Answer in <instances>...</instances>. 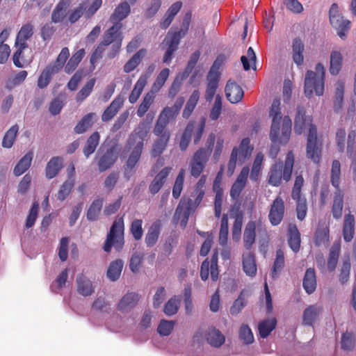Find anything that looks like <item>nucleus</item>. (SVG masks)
Listing matches in <instances>:
<instances>
[{
    "label": "nucleus",
    "mask_w": 356,
    "mask_h": 356,
    "mask_svg": "<svg viewBox=\"0 0 356 356\" xmlns=\"http://www.w3.org/2000/svg\"><path fill=\"white\" fill-rule=\"evenodd\" d=\"M309 129L306 155L314 163H318L321 160L322 142L318 138L317 128L312 124V118L307 115L302 107L297 108V113L294 122V131L298 134H301L306 129Z\"/></svg>",
    "instance_id": "obj_1"
},
{
    "label": "nucleus",
    "mask_w": 356,
    "mask_h": 356,
    "mask_svg": "<svg viewBox=\"0 0 356 356\" xmlns=\"http://www.w3.org/2000/svg\"><path fill=\"white\" fill-rule=\"evenodd\" d=\"M325 69L324 65L318 63L315 71L307 70L305 77L304 92L307 97L311 98L314 93L321 96L324 92Z\"/></svg>",
    "instance_id": "obj_2"
},
{
    "label": "nucleus",
    "mask_w": 356,
    "mask_h": 356,
    "mask_svg": "<svg viewBox=\"0 0 356 356\" xmlns=\"http://www.w3.org/2000/svg\"><path fill=\"white\" fill-rule=\"evenodd\" d=\"M294 164V155L292 152H288L284 162V165L282 162L273 164L268 172V182L273 186H279L283 179L285 181L291 179Z\"/></svg>",
    "instance_id": "obj_3"
},
{
    "label": "nucleus",
    "mask_w": 356,
    "mask_h": 356,
    "mask_svg": "<svg viewBox=\"0 0 356 356\" xmlns=\"http://www.w3.org/2000/svg\"><path fill=\"white\" fill-rule=\"evenodd\" d=\"M122 28V24H113L112 26L104 33L101 42L106 47L111 45L106 54L109 59L116 57L120 51L124 39Z\"/></svg>",
    "instance_id": "obj_4"
},
{
    "label": "nucleus",
    "mask_w": 356,
    "mask_h": 356,
    "mask_svg": "<svg viewBox=\"0 0 356 356\" xmlns=\"http://www.w3.org/2000/svg\"><path fill=\"white\" fill-rule=\"evenodd\" d=\"M184 102V98L179 97L172 106H167L163 108L154 127V135L159 136L163 131H168L166 130L167 125L176 119Z\"/></svg>",
    "instance_id": "obj_5"
},
{
    "label": "nucleus",
    "mask_w": 356,
    "mask_h": 356,
    "mask_svg": "<svg viewBox=\"0 0 356 356\" xmlns=\"http://www.w3.org/2000/svg\"><path fill=\"white\" fill-rule=\"evenodd\" d=\"M330 22L331 25L337 30V35L344 39L346 33L350 29V21L344 19L339 13L338 6L334 3L330 9Z\"/></svg>",
    "instance_id": "obj_6"
},
{
    "label": "nucleus",
    "mask_w": 356,
    "mask_h": 356,
    "mask_svg": "<svg viewBox=\"0 0 356 356\" xmlns=\"http://www.w3.org/2000/svg\"><path fill=\"white\" fill-rule=\"evenodd\" d=\"M124 232V218L123 217L117 218L111 227L104 245H123Z\"/></svg>",
    "instance_id": "obj_7"
},
{
    "label": "nucleus",
    "mask_w": 356,
    "mask_h": 356,
    "mask_svg": "<svg viewBox=\"0 0 356 356\" xmlns=\"http://www.w3.org/2000/svg\"><path fill=\"white\" fill-rule=\"evenodd\" d=\"M218 249L216 248L213 253L211 261L206 259L201 265L200 277L203 281L209 278V273L213 281L218 279L219 270L218 266Z\"/></svg>",
    "instance_id": "obj_8"
},
{
    "label": "nucleus",
    "mask_w": 356,
    "mask_h": 356,
    "mask_svg": "<svg viewBox=\"0 0 356 356\" xmlns=\"http://www.w3.org/2000/svg\"><path fill=\"white\" fill-rule=\"evenodd\" d=\"M191 204V199H181L175 210L173 220L179 222L182 228L186 227L189 216L195 211Z\"/></svg>",
    "instance_id": "obj_9"
},
{
    "label": "nucleus",
    "mask_w": 356,
    "mask_h": 356,
    "mask_svg": "<svg viewBox=\"0 0 356 356\" xmlns=\"http://www.w3.org/2000/svg\"><path fill=\"white\" fill-rule=\"evenodd\" d=\"M220 63L218 60H216L211 66L207 75V86L205 92V99L207 102H211L218 87L220 79L219 72Z\"/></svg>",
    "instance_id": "obj_10"
},
{
    "label": "nucleus",
    "mask_w": 356,
    "mask_h": 356,
    "mask_svg": "<svg viewBox=\"0 0 356 356\" xmlns=\"http://www.w3.org/2000/svg\"><path fill=\"white\" fill-rule=\"evenodd\" d=\"M256 232L259 236H265L266 229L261 221H249L245 225L243 240L245 245H252L254 243Z\"/></svg>",
    "instance_id": "obj_11"
},
{
    "label": "nucleus",
    "mask_w": 356,
    "mask_h": 356,
    "mask_svg": "<svg viewBox=\"0 0 356 356\" xmlns=\"http://www.w3.org/2000/svg\"><path fill=\"white\" fill-rule=\"evenodd\" d=\"M270 116L273 118L270 137L272 142L275 143L278 139L280 124L282 119L280 99L273 100L270 110Z\"/></svg>",
    "instance_id": "obj_12"
},
{
    "label": "nucleus",
    "mask_w": 356,
    "mask_h": 356,
    "mask_svg": "<svg viewBox=\"0 0 356 356\" xmlns=\"http://www.w3.org/2000/svg\"><path fill=\"white\" fill-rule=\"evenodd\" d=\"M285 211L284 202L282 198L277 196L270 205L268 219L273 225H279L284 217Z\"/></svg>",
    "instance_id": "obj_13"
},
{
    "label": "nucleus",
    "mask_w": 356,
    "mask_h": 356,
    "mask_svg": "<svg viewBox=\"0 0 356 356\" xmlns=\"http://www.w3.org/2000/svg\"><path fill=\"white\" fill-rule=\"evenodd\" d=\"M249 172V168L243 167L238 175L230 190V196L233 200H236L245 188Z\"/></svg>",
    "instance_id": "obj_14"
},
{
    "label": "nucleus",
    "mask_w": 356,
    "mask_h": 356,
    "mask_svg": "<svg viewBox=\"0 0 356 356\" xmlns=\"http://www.w3.org/2000/svg\"><path fill=\"white\" fill-rule=\"evenodd\" d=\"M225 92L227 100L232 104L239 102L244 95V92L241 87L232 80L227 81Z\"/></svg>",
    "instance_id": "obj_15"
},
{
    "label": "nucleus",
    "mask_w": 356,
    "mask_h": 356,
    "mask_svg": "<svg viewBox=\"0 0 356 356\" xmlns=\"http://www.w3.org/2000/svg\"><path fill=\"white\" fill-rule=\"evenodd\" d=\"M207 342L212 347L220 348L225 342V335L213 326L208 327L204 333Z\"/></svg>",
    "instance_id": "obj_16"
},
{
    "label": "nucleus",
    "mask_w": 356,
    "mask_h": 356,
    "mask_svg": "<svg viewBox=\"0 0 356 356\" xmlns=\"http://www.w3.org/2000/svg\"><path fill=\"white\" fill-rule=\"evenodd\" d=\"M214 142L215 136L213 134H210L207 140V143L209 144L208 148L206 149L202 147L197 149L194 153L192 159L206 166L211 153V146L213 145Z\"/></svg>",
    "instance_id": "obj_17"
},
{
    "label": "nucleus",
    "mask_w": 356,
    "mask_h": 356,
    "mask_svg": "<svg viewBox=\"0 0 356 356\" xmlns=\"http://www.w3.org/2000/svg\"><path fill=\"white\" fill-rule=\"evenodd\" d=\"M131 7L127 1L120 3L114 10L110 16V22L112 24H122V21L130 13Z\"/></svg>",
    "instance_id": "obj_18"
},
{
    "label": "nucleus",
    "mask_w": 356,
    "mask_h": 356,
    "mask_svg": "<svg viewBox=\"0 0 356 356\" xmlns=\"http://www.w3.org/2000/svg\"><path fill=\"white\" fill-rule=\"evenodd\" d=\"M171 169L170 167H165L155 176L149 186V191L152 195L157 193L162 188Z\"/></svg>",
    "instance_id": "obj_19"
},
{
    "label": "nucleus",
    "mask_w": 356,
    "mask_h": 356,
    "mask_svg": "<svg viewBox=\"0 0 356 356\" xmlns=\"http://www.w3.org/2000/svg\"><path fill=\"white\" fill-rule=\"evenodd\" d=\"M243 269L245 273L250 277H253L257 274L255 254L250 250L243 254Z\"/></svg>",
    "instance_id": "obj_20"
},
{
    "label": "nucleus",
    "mask_w": 356,
    "mask_h": 356,
    "mask_svg": "<svg viewBox=\"0 0 356 356\" xmlns=\"http://www.w3.org/2000/svg\"><path fill=\"white\" fill-rule=\"evenodd\" d=\"M148 131V125L145 122H140L135 129L134 131L130 135L127 142L128 145L131 147V146L136 145L137 142H140L143 147V140L146 137Z\"/></svg>",
    "instance_id": "obj_21"
},
{
    "label": "nucleus",
    "mask_w": 356,
    "mask_h": 356,
    "mask_svg": "<svg viewBox=\"0 0 356 356\" xmlns=\"http://www.w3.org/2000/svg\"><path fill=\"white\" fill-rule=\"evenodd\" d=\"M138 293L131 292L125 294L118 305V309L122 312H127L133 309L139 300Z\"/></svg>",
    "instance_id": "obj_22"
},
{
    "label": "nucleus",
    "mask_w": 356,
    "mask_h": 356,
    "mask_svg": "<svg viewBox=\"0 0 356 356\" xmlns=\"http://www.w3.org/2000/svg\"><path fill=\"white\" fill-rule=\"evenodd\" d=\"M233 149H236L239 165H241L250 156L253 147L250 145V140L245 138L241 140L238 147H235Z\"/></svg>",
    "instance_id": "obj_23"
},
{
    "label": "nucleus",
    "mask_w": 356,
    "mask_h": 356,
    "mask_svg": "<svg viewBox=\"0 0 356 356\" xmlns=\"http://www.w3.org/2000/svg\"><path fill=\"white\" fill-rule=\"evenodd\" d=\"M292 59L298 65L300 66L304 62L305 45L302 40L299 38H295L292 42Z\"/></svg>",
    "instance_id": "obj_24"
},
{
    "label": "nucleus",
    "mask_w": 356,
    "mask_h": 356,
    "mask_svg": "<svg viewBox=\"0 0 356 356\" xmlns=\"http://www.w3.org/2000/svg\"><path fill=\"white\" fill-rule=\"evenodd\" d=\"M316 276L315 270L313 268L307 269L302 281V286L308 294L314 293L316 289Z\"/></svg>",
    "instance_id": "obj_25"
},
{
    "label": "nucleus",
    "mask_w": 356,
    "mask_h": 356,
    "mask_svg": "<svg viewBox=\"0 0 356 356\" xmlns=\"http://www.w3.org/2000/svg\"><path fill=\"white\" fill-rule=\"evenodd\" d=\"M123 102L124 99L122 97L120 96L115 97L104 111L102 115V121L107 122L111 120L117 114L119 109L123 105Z\"/></svg>",
    "instance_id": "obj_26"
},
{
    "label": "nucleus",
    "mask_w": 356,
    "mask_h": 356,
    "mask_svg": "<svg viewBox=\"0 0 356 356\" xmlns=\"http://www.w3.org/2000/svg\"><path fill=\"white\" fill-rule=\"evenodd\" d=\"M33 34V26L30 24L23 25L17 33L15 44H19L22 48H27L26 40L32 37Z\"/></svg>",
    "instance_id": "obj_27"
},
{
    "label": "nucleus",
    "mask_w": 356,
    "mask_h": 356,
    "mask_svg": "<svg viewBox=\"0 0 356 356\" xmlns=\"http://www.w3.org/2000/svg\"><path fill=\"white\" fill-rule=\"evenodd\" d=\"M77 291L83 296H88L93 293L94 287L90 280L83 274L76 277Z\"/></svg>",
    "instance_id": "obj_28"
},
{
    "label": "nucleus",
    "mask_w": 356,
    "mask_h": 356,
    "mask_svg": "<svg viewBox=\"0 0 356 356\" xmlns=\"http://www.w3.org/2000/svg\"><path fill=\"white\" fill-rule=\"evenodd\" d=\"M321 311V308L315 305L307 307L303 312L302 324L305 325L312 326L317 319Z\"/></svg>",
    "instance_id": "obj_29"
},
{
    "label": "nucleus",
    "mask_w": 356,
    "mask_h": 356,
    "mask_svg": "<svg viewBox=\"0 0 356 356\" xmlns=\"http://www.w3.org/2000/svg\"><path fill=\"white\" fill-rule=\"evenodd\" d=\"M63 168V159L59 156L52 157L47 163L45 173L48 179L55 177Z\"/></svg>",
    "instance_id": "obj_30"
},
{
    "label": "nucleus",
    "mask_w": 356,
    "mask_h": 356,
    "mask_svg": "<svg viewBox=\"0 0 356 356\" xmlns=\"http://www.w3.org/2000/svg\"><path fill=\"white\" fill-rule=\"evenodd\" d=\"M154 143L152 150V156L156 157L160 156L165 150L169 141L170 134L169 131H163Z\"/></svg>",
    "instance_id": "obj_31"
},
{
    "label": "nucleus",
    "mask_w": 356,
    "mask_h": 356,
    "mask_svg": "<svg viewBox=\"0 0 356 356\" xmlns=\"http://www.w3.org/2000/svg\"><path fill=\"white\" fill-rule=\"evenodd\" d=\"M355 233V217L353 214L345 215L343 227V236L346 243L350 242Z\"/></svg>",
    "instance_id": "obj_32"
},
{
    "label": "nucleus",
    "mask_w": 356,
    "mask_h": 356,
    "mask_svg": "<svg viewBox=\"0 0 356 356\" xmlns=\"http://www.w3.org/2000/svg\"><path fill=\"white\" fill-rule=\"evenodd\" d=\"M143 147L142 146L140 142H137L136 144L132 145L131 147H130L128 144L127 145L126 149H127L128 151H131V154L127 161V168L132 169L135 167L140 157Z\"/></svg>",
    "instance_id": "obj_33"
},
{
    "label": "nucleus",
    "mask_w": 356,
    "mask_h": 356,
    "mask_svg": "<svg viewBox=\"0 0 356 356\" xmlns=\"http://www.w3.org/2000/svg\"><path fill=\"white\" fill-rule=\"evenodd\" d=\"M343 56L340 51H332L330 56L329 72L332 75H337L341 70Z\"/></svg>",
    "instance_id": "obj_34"
},
{
    "label": "nucleus",
    "mask_w": 356,
    "mask_h": 356,
    "mask_svg": "<svg viewBox=\"0 0 356 356\" xmlns=\"http://www.w3.org/2000/svg\"><path fill=\"white\" fill-rule=\"evenodd\" d=\"M285 265L284 252L279 249L276 252V257L274 260L273 267L270 270V276L275 280L279 277Z\"/></svg>",
    "instance_id": "obj_35"
},
{
    "label": "nucleus",
    "mask_w": 356,
    "mask_h": 356,
    "mask_svg": "<svg viewBox=\"0 0 356 356\" xmlns=\"http://www.w3.org/2000/svg\"><path fill=\"white\" fill-rule=\"evenodd\" d=\"M147 51L145 49L138 50L134 56L124 64L123 70L125 73H129L134 71L140 63L143 58L145 56Z\"/></svg>",
    "instance_id": "obj_36"
},
{
    "label": "nucleus",
    "mask_w": 356,
    "mask_h": 356,
    "mask_svg": "<svg viewBox=\"0 0 356 356\" xmlns=\"http://www.w3.org/2000/svg\"><path fill=\"white\" fill-rule=\"evenodd\" d=\"M277 320L275 318L264 319L259 323L258 330L260 337L263 339L270 335L271 332L275 329Z\"/></svg>",
    "instance_id": "obj_37"
},
{
    "label": "nucleus",
    "mask_w": 356,
    "mask_h": 356,
    "mask_svg": "<svg viewBox=\"0 0 356 356\" xmlns=\"http://www.w3.org/2000/svg\"><path fill=\"white\" fill-rule=\"evenodd\" d=\"M161 229V222L160 220H156L151 225L145 236V242L147 245H154L157 242Z\"/></svg>",
    "instance_id": "obj_38"
},
{
    "label": "nucleus",
    "mask_w": 356,
    "mask_h": 356,
    "mask_svg": "<svg viewBox=\"0 0 356 356\" xmlns=\"http://www.w3.org/2000/svg\"><path fill=\"white\" fill-rule=\"evenodd\" d=\"M123 265V261L121 259H116L110 264L107 270V277L111 281L114 282L119 279Z\"/></svg>",
    "instance_id": "obj_39"
},
{
    "label": "nucleus",
    "mask_w": 356,
    "mask_h": 356,
    "mask_svg": "<svg viewBox=\"0 0 356 356\" xmlns=\"http://www.w3.org/2000/svg\"><path fill=\"white\" fill-rule=\"evenodd\" d=\"M155 97L156 94L151 91L145 94L137 110V115L138 117L142 118L145 115L151 105L154 103Z\"/></svg>",
    "instance_id": "obj_40"
},
{
    "label": "nucleus",
    "mask_w": 356,
    "mask_h": 356,
    "mask_svg": "<svg viewBox=\"0 0 356 356\" xmlns=\"http://www.w3.org/2000/svg\"><path fill=\"white\" fill-rule=\"evenodd\" d=\"M117 156L112 149H108L106 153L100 158L98 166L100 172H104L111 168L116 161Z\"/></svg>",
    "instance_id": "obj_41"
},
{
    "label": "nucleus",
    "mask_w": 356,
    "mask_h": 356,
    "mask_svg": "<svg viewBox=\"0 0 356 356\" xmlns=\"http://www.w3.org/2000/svg\"><path fill=\"white\" fill-rule=\"evenodd\" d=\"M32 159V152L26 154L15 165L13 170L15 175L19 176L25 172L29 168Z\"/></svg>",
    "instance_id": "obj_42"
},
{
    "label": "nucleus",
    "mask_w": 356,
    "mask_h": 356,
    "mask_svg": "<svg viewBox=\"0 0 356 356\" xmlns=\"http://www.w3.org/2000/svg\"><path fill=\"white\" fill-rule=\"evenodd\" d=\"M195 128V123L193 122H190L187 124L182 135L180 138L179 147L181 150L184 151L187 149L191 140L192 134L193 133Z\"/></svg>",
    "instance_id": "obj_43"
},
{
    "label": "nucleus",
    "mask_w": 356,
    "mask_h": 356,
    "mask_svg": "<svg viewBox=\"0 0 356 356\" xmlns=\"http://www.w3.org/2000/svg\"><path fill=\"white\" fill-rule=\"evenodd\" d=\"M19 126L15 124L12 126L5 134L2 140V147L4 148H11L16 140L19 131Z\"/></svg>",
    "instance_id": "obj_44"
},
{
    "label": "nucleus",
    "mask_w": 356,
    "mask_h": 356,
    "mask_svg": "<svg viewBox=\"0 0 356 356\" xmlns=\"http://www.w3.org/2000/svg\"><path fill=\"white\" fill-rule=\"evenodd\" d=\"M86 51L84 49H81L74 53L65 67V71L67 74L72 73L78 66L79 63L84 57Z\"/></svg>",
    "instance_id": "obj_45"
},
{
    "label": "nucleus",
    "mask_w": 356,
    "mask_h": 356,
    "mask_svg": "<svg viewBox=\"0 0 356 356\" xmlns=\"http://www.w3.org/2000/svg\"><path fill=\"white\" fill-rule=\"evenodd\" d=\"M200 95L199 90H195L193 92L183 111V118L186 119L189 118L198 102Z\"/></svg>",
    "instance_id": "obj_46"
},
{
    "label": "nucleus",
    "mask_w": 356,
    "mask_h": 356,
    "mask_svg": "<svg viewBox=\"0 0 356 356\" xmlns=\"http://www.w3.org/2000/svg\"><path fill=\"white\" fill-rule=\"evenodd\" d=\"M343 207V193L337 189L335 193L334 202L332 205V215L336 219L341 218Z\"/></svg>",
    "instance_id": "obj_47"
},
{
    "label": "nucleus",
    "mask_w": 356,
    "mask_h": 356,
    "mask_svg": "<svg viewBox=\"0 0 356 356\" xmlns=\"http://www.w3.org/2000/svg\"><path fill=\"white\" fill-rule=\"evenodd\" d=\"M68 4L65 1H60L56 6L51 14V20L54 23L63 21L66 16V10Z\"/></svg>",
    "instance_id": "obj_48"
},
{
    "label": "nucleus",
    "mask_w": 356,
    "mask_h": 356,
    "mask_svg": "<svg viewBox=\"0 0 356 356\" xmlns=\"http://www.w3.org/2000/svg\"><path fill=\"white\" fill-rule=\"evenodd\" d=\"M95 113H90L85 116L78 122L74 127L76 134H80L85 132L93 123V118L95 117Z\"/></svg>",
    "instance_id": "obj_49"
},
{
    "label": "nucleus",
    "mask_w": 356,
    "mask_h": 356,
    "mask_svg": "<svg viewBox=\"0 0 356 356\" xmlns=\"http://www.w3.org/2000/svg\"><path fill=\"white\" fill-rule=\"evenodd\" d=\"M99 142V134L98 132H94L87 140L86 144L83 148V154L88 158L96 149Z\"/></svg>",
    "instance_id": "obj_50"
},
{
    "label": "nucleus",
    "mask_w": 356,
    "mask_h": 356,
    "mask_svg": "<svg viewBox=\"0 0 356 356\" xmlns=\"http://www.w3.org/2000/svg\"><path fill=\"white\" fill-rule=\"evenodd\" d=\"M170 74V70L168 68L163 69L156 76V79L153 83L150 91L156 94L158 92L165 84Z\"/></svg>",
    "instance_id": "obj_51"
},
{
    "label": "nucleus",
    "mask_w": 356,
    "mask_h": 356,
    "mask_svg": "<svg viewBox=\"0 0 356 356\" xmlns=\"http://www.w3.org/2000/svg\"><path fill=\"white\" fill-rule=\"evenodd\" d=\"M344 92V83L341 81H339L336 83L335 95L334 100V109L339 111L342 107Z\"/></svg>",
    "instance_id": "obj_52"
},
{
    "label": "nucleus",
    "mask_w": 356,
    "mask_h": 356,
    "mask_svg": "<svg viewBox=\"0 0 356 356\" xmlns=\"http://www.w3.org/2000/svg\"><path fill=\"white\" fill-rule=\"evenodd\" d=\"M103 205V199H97L95 200L92 204H90L88 212H87V218L89 220H96L98 218V216L102 210Z\"/></svg>",
    "instance_id": "obj_53"
},
{
    "label": "nucleus",
    "mask_w": 356,
    "mask_h": 356,
    "mask_svg": "<svg viewBox=\"0 0 356 356\" xmlns=\"http://www.w3.org/2000/svg\"><path fill=\"white\" fill-rule=\"evenodd\" d=\"M56 73H58V72H54L53 68L50 65H48L39 76L38 80V86L40 88H44L47 87L51 80L52 75Z\"/></svg>",
    "instance_id": "obj_54"
},
{
    "label": "nucleus",
    "mask_w": 356,
    "mask_h": 356,
    "mask_svg": "<svg viewBox=\"0 0 356 356\" xmlns=\"http://www.w3.org/2000/svg\"><path fill=\"white\" fill-rule=\"evenodd\" d=\"M264 158V156L261 152H259L256 155L250 172V179L253 181H257L258 179L261 170V164L263 163Z\"/></svg>",
    "instance_id": "obj_55"
},
{
    "label": "nucleus",
    "mask_w": 356,
    "mask_h": 356,
    "mask_svg": "<svg viewBox=\"0 0 356 356\" xmlns=\"http://www.w3.org/2000/svg\"><path fill=\"white\" fill-rule=\"evenodd\" d=\"M340 253V246H332L330 250L327 268L330 272L335 270Z\"/></svg>",
    "instance_id": "obj_56"
},
{
    "label": "nucleus",
    "mask_w": 356,
    "mask_h": 356,
    "mask_svg": "<svg viewBox=\"0 0 356 356\" xmlns=\"http://www.w3.org/2000/svg\"><path fill=\"white\" fill-rule=\"evenodd\" d=\"M341 165L339 161L334 160L332 164L331 182L334 187L339 189L340 183Z\"/></svg>",
    "instance_id": "obj_57"
},
{
    "label": "nucleus",
    "mask_w": 356,
    "mask_h": 356,
    "mask_svg": "<svg viewBox=\"0 0 356 356\" xmlns=\"http://www.w3.org/2000/svg\"><path fill=\"white\" fill-rule=\"evenodd\" d=\"M238 334L240 340L243 341L245 344H251L254 341L253 333L248 325H242Z\"/></svg>",
    "instance_id": "obj_58"
},
{
    "label": "nucleus",
    "mask_w": 356,
    "mask_h": 356,
    "mask_svg": "<svg viewBox=\"0 0 356 356\" xmlns=\"http://www.w3.org/2000/svg\"><path fill=\"white\" fill-rule=\"evenodd\" d=\"M69 56V49L67 47H63L61 51L60 52L59 55L58 56L56 63L53 65H49L53 68V70L54 72H58L63 67Z\"/></svg>",
    "instance_id": "obj_59"
},
{
    "label": "nucleus",
    "mask_w": 356,
    "mask_h": 356,
    "mask_svg": "<svg viewBox=\"0 0 356 356\" xmlns=\"http://www.w3.org/2000/svg\"><path fill=\"white\" fill-rule=\"evenodd\" d=\"M316 245H325L329 242V229L325 226H319L315 234Z\"/></svg>",
    "instance_id": "obj_60"
},
{
    "label": "nucleus",
    "mask_w": 356,
    "mask_h": 356,
    "mask_svg": "<svg viewBox=\"0 0 356 356\" xmlns=\"http://www.w3.org/2000/svg\"><path fill=\"white\" fill-rule=\"evenodd\" d=\"M341 348L345 350H353L355 345L356 341L354 334L352 332H345L341 336Z\"/></svg>",
    "instance_id": "obj_61"
},
{
    "label": "nucleus",
    "mask_w": 356,
    "mask_h": 356,
    "mask_svg": "<svg viewBox=\"0 0 356 356\" xmlns=\"http://www.w3.org/2000/svg\"><path fill=\"white\" fill-rule=\"evenodd\" d=\"M86 5L79 3L78 6L68 12V20L71 24L77 22L82 15H85Z\"/></svg>",
    "instance_id": "obj_62"
},
{
    "label": "nucleus",
    "mask_w": 356,
    "mask_h": 356,
    "mask_svg": "<svg viewBox=\"0 0 356 356\" xmlns=\"http://www.w3.org/2000/svg\"><path fill=\"white\" fill-rule=\"evenodd\" d=\"M289 245H300V234L294 224H289L288 227Z\"/></svg>",
    "instance_id": "obj_63"
},
{
    "label": "nucleus",
    "mask_w": 356,
    "mask_h": 356,
    "mask_svg": "<svg viewBox=\"0 0 356 356\" xmlns=\"http://www.w3.org/2000/svg\"><path fill=\"white\" fill-rule=\"evenodd\" d=\"M175 321L162 319L157 327V332L161 336H168L171 334L175 326Z\"/></svg>",
    "instance_id": "obj_64"
}]
</instances>
